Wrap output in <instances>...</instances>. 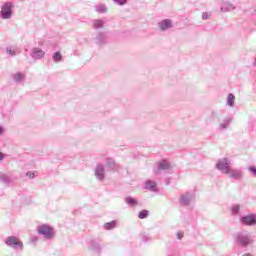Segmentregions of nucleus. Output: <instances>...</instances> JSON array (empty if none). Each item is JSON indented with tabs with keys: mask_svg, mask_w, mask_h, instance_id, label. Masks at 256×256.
<instances>
[{
	"mask_svg": "<svg viewBox=\"0 0 256 256\" xmlns=\"http://www.w3.org/2000/svg\"><path fill=\"white\" fill-rule=\"evenodd\" d=\"M243 225H255L256 215H249L242 218Z\"/></svg>",
	"mask_w": 256,
	"mask_h": 256,
	"instance_id": "obj_5",
	"label": "nucleus"
},
{
	"mask_svg": "<svg viewBox=\"0 0 256 256\" xmlns=\"http://www.w3.org/2000/svg\"><path fill=\"white\" fill-rule=\"evenodd\" d=\"M227 103L228 105H230V107H233V105L235 104V95L229 94L227 98Z\"/></svg>",
	"mask_w": 256,
	"mask_h": 256,
	"instance_id": "obj_11",
	"label": "nucleus"
},
{
	"mask_svg": "<svg viewBox=\"0 0 256 256\" xmlns=\"http://www.w3.org/2000/svg\"><path fill=\"white\" fill-rule=\"evenodd\" d=\"M53 59L56 62L61 61V59H62L61 53L60 52H55L54 55H53Z\"/></svg>",
	"mask_w": 256,
	"mask_h": 256,
	"instance_id": "obj_15",
	"label": "nucleus"
},
{
	"mask_svg": "<svg viewBox=\"0 0 256 256\" xmlns=\"http://www.w3.org/2000/svg\"><path fill=\"white\" fill-rule=\"evenodd\" d=\"M104 172H105V170L103 169V167H98L96 169V175L98 176L99 179H103Z\"/></svg>",
	"mask_w": 256,
	"mask_h": 256,
	"instance_id": "obj_13",
	"label": "nucleus"
},
{
	"mask_svg": "<svg viewBox=\"0 0 256 256\" xmlns=\"http://www.w3.org/2000/svg\"><path fill=\"white\" fill-rule=\"evenodd\" d=\"M177 237H178V239H183V234L178 233V234H177Z\"/></svg>",
	"mask_w": 256,
	"mask_h": 256,
	"instance_id": "obj_25",
	"label": "nucleus"
},
{
	"mask_svg": "<svg viewBox=\"0 0 256 256\" xmlns=\"http://www.w3.org/2000/svg\"><path fill=\"white\" fill-rule=\"evenodd\" d=\"M171 165L169 164V162L167 161H162L160 164H159V171H165L167 169H170Z\"/></svg>",
	"mask_w": 256,
	"mask_h": 256,
	"instance_id": "obj_9",
	"label": "nucleus"
},
{
	"mask_svg": "<svg viewBox=\"0 0 256 256\" xmlns=\"http://www.w3.org/2000/svg\"><path fill=\"white\" fill-rule=\"evenodd\" d=\"M202 19H204V21H206L207 19H211V13L209 12H204L202 14Z\"/></svg>",
	"mask_w": 256,
	"mask_h": 256,
	"instance_id": "obj_19",
	"label": "nucleus"
},
{
	"mask_svg": "<svg viewBox=\"0 0 256 256\" xmlns=\"http://www.w3.org/2000/svg\"><path fill=\"white\" fill-rule=\"evenodd\" d=\"M8 53L13 54V52H11V50H8Z\"/></svg>",
	"mask_w": 256,
	"mask_h": 256,
	"instance_id": "obj_28",
	"label": "nucleus"
},
{
	"mask_svg": "<svg viewBox=\"0 0 256 256\" xmlns=\"http://www.w3.org/2000/svg\"><path fill=\"white\" fill-rule=\"evenodd\" d=\"M146 189H155V182H146Z\"/></svg>",
	"mask_w": 256,
	"mask_h": 256,
	"instance_id": "obj_17",
	"label": "nucleus"
},
{
	"mask_svg": "<svg viewBox=\"0 0 256 256\" xmlns=\"http://www.w3.org/2000/svg\"><path fill=\"white\" fill-rule=\"evenodd\" d=\"M23 78H24V76L21 73H17L14 75L15 81H23Z\"/></svg>",
	"mask_w": 256,
	"mask_h": 256,
	"instance_id": "obj_16",
	"label": "nucleus"
},
{
	"mask_svg": "<svg viewBox=\"0 0 256 256\" xmlns=\"http://www.w3.org/2000/svg\"><path fill=\"white\" fill-rule=\"evenodd\" d=\"M6 245L9 247H20V249H23V242H21V240L15 236H9L6 239Z\"/></svg>",
	"mask_w": 256,
	"mask_h": 256,
	"instance_id": "obj_2",
	"label": "nucleus"
},
{
	"mask_svg": "<svg viewBox=\"0 0 256 256\" xmlns=\"http://www.w3.org/2000/svg\"><path fill=\"white\" fill-rule=\"evenodd\" d=\"M248 170H249L251 173H254V175H256V168H255V166H250V167L248 168Z\"/></svg>",
	"mask_w": 256,
	"mask_h": 256,
	"instance_id": "obj_21",
	"label": "nucleus"
},
{
	"mask_svg": "<svg viewBox=\"0 0 256 256\" xmlns=\"http://www.w3.org/2000/svg\"><path fill=\"white\" fill-rule=\"evenodd\" d=\"M5 156L3 155V153L0 152V161L1 159H3Z\"/></svg>",
	"mask_w": 256,
	"mask_h": 256,
	"instance_id": "obj_26",
	"label": "nucleus"
},
{
	"mask_svg": "<svg viewBox=\"0 0 256 256\" xmlns=\"http://www.w3.org/2000/svg\"><path fill=\"white\" fill-rule=\"evenodd\" d=\"M232 213H233L234 215H237V213H239V206H234V207H232Z\"/></svg>",
	"mask_w": 256,
	"mask_h": 256,
	"instance_id": "obj_20",
	"label": "nucleus"
},
{
	"mask_svg": "<svg viewBox=\"0 0 256 256\" xmlns=\"http://www.w3.org/2000/svg\"><path fill=\"white\" fill-rule=\"evenodd\" d=\"M227 175H229V177H232L233 179H241V171L239 170H231L229 171V173H227Z\"/></svg>",
	"mask_w": 256,
	"mask_h": 256,
	"instance_id": "obj_8",
	"label": "nucleus"
},
{
	"mask_svg": "<svg viewBox=\"0 0 256 256\" xmlns=\"http://www.w3.org/2000/svg\"><path fill=\"white\" fill-rule=\"evenodd\" d=\"M32 57H34V59H43V57H45V51L40 48H34L32 51Z\"/></svg>",
	"mask_w": 256,
	"mask_h": 256,
	"instance_id": "obj_6",
	"label": "nucleus"
},
{
	"mask_svg": "<svg viewBox=\"0 0 256 256\" xmlns=\"http://www.w3.org/2000/svg\"><path fill=\"white\" fill-rule=\"evenodd\" d=\"M1 133H3V128H0V135H1Z\"/></svg>",
	"mask_w": 256,
	"mask_h": 256,
	"instance_id": "obj_27",
	"label": "nucleus"
},
{
	"mask_svg": "<svg viewBox=\"0 0 256 256\" xmlns=\"http://www.w3.org/2000/svg\"><path fill=\"white\" fill-rule=\"evenodd\" d=\"M117 3H119V5H125V3L127 2V0H115Z\"/></svg>",
	"mask_w": 256,
	"mask_h": 256,
	"instance_id": "obj_23",
	"label": "nucleus"
},
{
	"mask_svg": "<svg viewBox=\"0 0 256 256\" xmlns=\"http://www.w3.org/2000/svg\"><path fill=\"white\" fill-rule=\"evenodd\" d=\"M240 245H249V238H241L240 239Z\"/></svg>",
	"mask_w": 256,
	"mask_h": 256,
	"instance_id": "obj_18",
	"label": "nucleus"
},
{
	"mask_svg": "<svg viewBox=\"0 0 256 256\" xmlns=\"http://www.w3.org/2000/svg\"><path fill=\"white\" fill-rule=\"evenodd\" d=\"M38 233L44 235L47 239H51L55 235V230L47 224L38 227Z\"/></svg>",
	"mask_w": 256,
	"mask_h": 256,
	"instance_id": "obj_1",
	"label": "nucleus"
},
{
	"mask_svg": "<svg viewBox=\"0 0 256 256\" xmlns=\"http://www.w3.org/2000/svg\"><path fill=\"white\" fill-rule=\"evenodd\" d=\"M139 219H147L149 217V211L147 210H142L138 214Z\"/></svg>",
	"mask_w": 256,
	"mask_h": 256,
	"instance_id": "obj_12",
	"label": "nucleus"
},
{
	"mask_svg": "<svg viewBox=\"0 0 256 256\" xmlns=\"http://www.w3.org/2000/svg\"><path fill=\"white\" fill-rule=\"evenodd\" d=\"M11 7H13V4H11L10 2H7L2 6L1 16L3 17V19L11 18Z\"/></svg>",
	"mask_w": 256,
	"mask_h": 256,
	"instance_id": "obj_3",
	"label": "nucleus"
},
{
	"mask_svg": "<svg viewBox=\"0 0 256 256\" xmlns=\"http://www.w3.org/2000/svg\"><path fill=\"white\" fill-rule=\"evenodd\" d=\"M27 177H29L30 179H33L35 177V173L33 172H28L27 173Z\"/></svg>",
	"mask_w": 256,
	"mask_h": 256,
	"instance_id": "obj_22",
	"label": "nucleus"
},
{
	"mask_svg": "<svg viewBox=\"0 0 256 256\" xmlns=\"http://www.w3.org/2000/svg\"><path fill=\"white\" fill-rule=\"evenodd\" d=\"M158 25L162 31H167V29H171V27H173V24L169 19L160 22Z\"/></svg>",
	"mask_w": 256,
	"mask_h": 256,
	"instance_id": "obj_7",
	"label": "nucleus"
},
{
	"mask_svg": "<svg viewBox=\"0 0 256 256\" xmlns=\"http://www.w3.org/2000/svg\"><path fill=\"white\" fill-rule=\"evenodd\" d=\"M217 169H219L220 171L224 172V173H229V171L231 170V167L229 166V160L224 159L222 161H220L217 165H216Z\"/></svg>",
	"mask_w": 256,
	"mask_h": 256,
	"instance_id": "obj_4",
	"label": "nucleus"
},
{
	"mask_svg": "<svg viewBox=\"0 0 256 256\" xmlns=\"http://www.w3.org/2000/svg\"><path fill=\"white\" fill-rule=\"evenodd\" d=\"M126 203H128V205H137V200H135L134 198L128 197L126 198Z\"/></svg>",
	"mask_w": 256,
	"mask_h": 256,
	"instance_id": "obj_14",
	"label": "nucleus"
},
{
	"mask_svg": "<svg viewBox=\"0 0 256 256\" xmlns=\"http://www.w3.org/2000/svg\"><path fill=\"white\" fill-rule=\"evenodd\" d=\"M117 227V222L112 221L104 225V228L109 231V229H115Z\"/></svg>",
	"mask_w": 256,
	"mask_h": 256,
	"instance_id": "obj_10",
	"label": "nucleus"
},
{
	"mask_svg": "<svg viewBox=\"0 0 256 256\" xmlns=\"http://www.w3.org/2000/svg\"><path fill=\"white\" fill-rule=\"evenodd\" d=\"M227 125H229V122H225L224 124H220L222 129H227Z\"/></svg>",
	"mask_w": 256,
	"mask_h": 256,
	"instance_id": "obj_24",
	"label": "nucleus"
}]
</instances>
